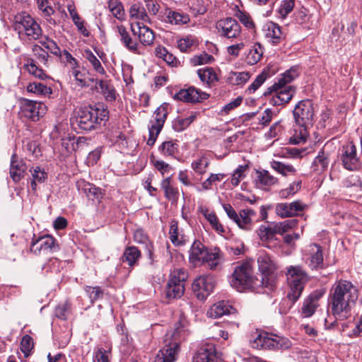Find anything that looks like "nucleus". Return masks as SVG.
Here are the masks:
<instances>
[{"mask_svg": "<svg viewBox=\"0 0 362 362\" xmlns=\"http://www.w3.org/2000/svg\"><path fill=\"white\" fill-rule=\"evenodd\" d=\"M358 297V289L351 281L341 279L335 282L329 291L328 298L330 312L337 319L347 318Z\"/></svg>", "mask_w": 362, "mask_h": 362, "instance_id": "nucleus-1", "label": "nucleus"}, {"mask_svg": "<svg viewBox=\"0 0 362 362\" xmlns=\"http://www.w3.org/2000/svg\"><path fill=\"white\" fill-rule=\"evenodd\" d=\"M288 281H289L290 289L286 298L283 300L280 306L281 313H288L293 306L295 303L300 297L308 280L307 273L300 266H291L287 269Z\"/></svg>", "mask_w": 362, "mask_h": 362, "instance_id": "nucleus-2", "label": "nucleus"}, {"mask_svg": "<svg viewBox=\"0 0 362 362\" xmlns=\"http://www.w3.org/2000/svg\"><path fill=\"white\" fill-rule=\"evenodd\" d=\"M295 122L299 129H295V133L290 138V142L293 144L305 143L308 136L307 128L313 125L314 109L313 104L310 100H303L298 102L293 111Z\"/></svg>", "mask_w": 362, "mask_h": 362, "instance_id": "nucleus-3", "label": "nucleus"}, {"mask_svg": "<svg viewBox=\"0 0 362 362\" xmlns=\"http://www.w3.org/2000/svg\"><path fill=\"white\" fill-rule=\"evenodd\" d=\"M109 119V112L103 104L81 108L76 117V124L82 131H91Z\"/></svg>", "mask_w": 362, "mask_h": 362, "instance_id": "nucleus-4", "label": "nucleus"}, {"mask_svg": "<svg viewBox=\"0 0 362 362\" xmlns=\"http://www.w3.org/2000/svg\"><path fill=\"white\" fill-rule=\"evenodd\" d=\"M229 282L233 288L240 292L262 286L259 278L254 276L252 267L249 262H243L235 267Z\"/></svg>", "mask_w": 362, "mask_h": 362, "instance_id": "nucleus-5", "label": "nucleus"}, {"mask_svg": "<svg viewBox=\"0 0 362 362\" xmlns=\"http://www.w3.org/2000/svg\"><path fill=\"white\" fill-rule=\"evenodd\" d=\"M186 335V330L179 322L170 336L172 339L169 342L165 340V346L159 351L155 362H173L179 351L180 344L185 339Z\"/></svg>", "mask_w": 362, "mask_h": 362, "instance_id": "nucleus-6", "label": "nucleus"}, {"mask_svg": "<svg viewBox=\"0 0 362 362\" xmlns=\"http://www.w3.org/2000/svg\"><path fill=\"white\" fill-rule=\"evenodd\" d=\"M219 251L209 252L200 241H194L189 250V259L194 264L202 262L206 267L215 270L219 264Z\"/></svg>", "mask_w": 362, "mask_h": 362, "instance_id": "nucleus-7", "label": "nucleus"}, {"mask_svg": "<svg viewBox=\"0 0 362 362\" xmlns=\"http://www.w3.org/2000/svg\"><path fill=\"white\" fill-rule=\"evenodd\" d=\"M187 277L184 269L174 270L165 288V298L168 300L181 298L185 293V282Z\"/></svg>", "mask_w": 362, "mask_h": 362, "instance_id": "nucleus-8", "label": "nucleus"}, {"mask_svg": "<svg viewBox=\"0 0 362 362\" xmlns=\"http://www.w3.org/2000/svg\"><path fill=\"white\" fill-rule=\"evenodd\" d=\"M13 28L19 34H25L34 40L42 35V29L38 23L28 14H19L15 16Z\"/></svg>", "mask_w": 362, "mask_h": 362, "instance_id": "nucleus-9", "label": "nucleus"}, {"mask_svg": "<svg viewBox=\"0 0 362 362\" xmlns=\"http://www.w3.org/2000/svg\"><path fill=\"white\" fill-rule=\"evenodd\" d=\"M257 264L261 273V279H259V281L262 286L269 290L274 289L275 287V276L274 274L275 265L271 257L267 254L261 255L257 258Z\"/></svg>", "mask_w": 362, "mask_h": 362, "instance_id": "nucleus-10", "label": "nucleus"}, {"mask_svg": "<svg viewBox=\"0 0 362 362\" xmlns=\"http://www.w3.org/2000/svg\"><path fill=\"white\" fill-rule=\"evenodd\" d=\"M252 346L253 348L264 349H288L291 346V342L287 339L262 332L253 339Z\"/></svg>", "mask_w": 362, "mask_h": 362, "instance_id": "nucleus-11", "label": "nucleus"}, {"mask_svg": "<svg viewBox=\"0 0 362 362\" xmlns=\"http://www.w3.org/2000/svg\"><path fill=\"white\" fill-rule=\"evenodd\" d=\"M168 116L167 105H163L158 107L150 121L148 125V139L147 144L153 146L160 134Z\"/></svg>", "mask_w": 362, "mask_h": 362, "instance_id": "nucleus-12", "label": "nucleus"}, {"mask_svg": "<svg viewBox=\"0 0 362 362\" xmlns=\"http://www.w3.org/2000/svg\"><path fill=\"white\" fill-rule=\"evenodd\" d=\"M223 207L228 216L237 223L239 228L246 230H251L252 217L255 216L254 210L251 209H242L238 214L230 204H225Z\"/></svg>", "mask_w": 362, "mask_h": 362, "instance_id": "nucleus-13", "label": "nucleus"}, {"mask_svg": "<svg viewBox=\"0 0 362 362\" xmlns=\"http://www.w3.org/2000/svg\"><path fill=\"white\" fill-rule=\"evenodd\" d=\"M339 158L343 167L348 170H356L361 166V159L357 154L356 146L353 143L342 146Z\"/></svg>", "mask_w": 362, "mask_h": 362, "instance_id": "nucleus-14", "label": "nucleus"}, {"mask_svg": "<svg viewBox=\"0 0 362 362\" xmlns=\"http://www.w3.org/2000/svg\"><path fill=\"white\" fill-rule=\"evenodd\" d=\"M215 284L214 276L203 275L193 281L192 290L199 300H204L213 291Z\"/></svg>", "mask_w": 362, "mask_h": 362, "instance_id": "nucleus-15", "label": "nucleus"}, {"mask_svg": "<svg viewBox=\"0 0 362 362\" xmlns=\"http://www.w3.org/2000/svg\"><path fill=\"white\" fill-rule=\"evenodd\" d=\"M20 103L22 114L33 121H37L45 113V107L41 103L21 98Z\"/></svg>", "mask_w": 362, "mask_h": 362, "instance_id": "nucleus-16", "label": "nucleus"}, {"mask_svg": "<svg viewBox=\"0 0 362 362\" xmlns=\"http://www.w3.org/2000/svg\"><path fill=\"white\" fill-rule=\"evenodd\" d=\"M216 28L221 37L235 38L240 33V26L233 18H226L217 21Z\"/></svg>", "mask_w": 362, "mask_h": 362, "instance_id": "nucleus-17", "label": "nucleus"}, {"mask_svg": "<svg viewBox=\"0 0 362 362\" xmlns=\"http://www.w3.org/2000/svg\"><path fill=\"white\" fill-rule=\"evenodd\" d=\"M209 95L205 92L200 91L194 87H189L187 89H181L174 95V99L186 103H201L206 100Z\"/></svg>", "mask_w": 362, "mask_h": 362, "instance_id": "nucleus-18", "label": "nucleus"}, {"mask_svg": "<svg viewBox=\"0 0 362 362\" xmlns=\"http://www.w3.org/2000/svg\"><path fill=\"white\" fill-rule=\"evenodd\" d=\"M325 294L322 290H315L312 292L305 300L301 308V312L304 317L312 316L319 306V300Z\"/></svg>", "mask_w": 362, "mask_h": 362, "instance_id": "nucleus-19", "label": "nucleus"}, {"mask_svg": "<svg viewBox=\"0 0 362 362\" xmlns=\"http://www.w3.org/2000/svg\"><path fill=\"white\" fill-rule=\"evenodd\" d=\"M131 30L134 35H137L139 42L144 46H149L153 43L154 33L151 29L141 23H132Z\"/></svg>", "mask_w": 362, "mask_h": 362, "instance_id": "nucleus-20", "label": "nucleus"}, {"mask_svg": "<svg viewBox=\"0 0 362 362\" xmlns=\"http://www.w3.org/2000/svg\"><path fill=\"white\" fill-rule=\"evenodd\" d=\"M304 206L300 201L291 203H279L276 206L275 211L281 218L294 216L303 210Z\"/></svg>", "mask_w": 362, "mask_h": 362, "instance_id": "nucleus-21", "label": "nucleus"}, {"mask_svg": "<svg viewBox=\"0 0 362 362\" xmlns=\"http://www.w3.org/2000/svg\"><path fill=\"white\" fill-rule=\"evenodd\" d=\"M310 257L307 264L311 269H319L324 268V258L322 249L318 244H313L309 248Z\"/></svg>", "mask_w": 362, "mask_h": 362, "instance_id": "nucleus-22", "label": "nucleus"}, {"mask_svg": "<svg viewBox=\"0 0 362 362\" xmlns=\"http://www.w3.org/2000/svg\"><path fill=\"white\" fill-rule=\"evenodd\" d=\"M117 31L120 36V41L122 44L131 52L136 54H141V46L136 41L132 39L126 28L121 25L117 26Z\"/></svg>", "mask_w": 362, "mask_h": 362, "instance_id": "nucleus-23", "label": "nucleus"}, {"mask_svg": "<svg viewBox=\"0 0 362 362\" xmlns=\"http://www.w3.org/2000/svg\"><path fill=\"white\" fill-rule=\"evenodd\" d=\"M26 169L24 160L16 153L13 154L11 159L10 176L13 182H19L23 177Z\"/></svg>", "mask_w": 362, "mask_h": 362, "instance_id": "nucleus-24", "label": "nucleus"}, {"mask_svg": "<svg viewBox=\"0 0 362 362\" xmlns=\"http://www.w3.org/2000/svg\"><path fill=\"white\" fill-rule=\"evenodd\" d=\"M234 308L225 301H219L214 304L208 310L207 315L211 318H218L229 315Z\"/></svg>", "mask_w": 362, "mask_h": 362, "instance_id": "nucleus-25", "label": "nucleus"}, {"mask_svg": "<svg viewBox=\"0 0 362 362\" xmlns=\"http://www.w3.org/2000/svg\"><path fill=\"white\" fill-rule=\"evenodd\" d=\"M294 92V88L291 86H281L273 89L272 85L271 87L267 88V90L264 92V95L267 96V95H270L273 93L279 94L284 104H286L292 99Z\"/></svg>", "mask_w": 362, "mask_h": 362, "instance_id": "nucleus-26", "label": "nucleus"}, {"mask_svg": "<svg viewBox=\"0 0 362 362\" xmlns=\"http://www.w3.org/2000/svg\"><path fill=\"white\" fill-rule=\"evenodd\" d=\"M141 257L140 250L135 246H129L125 248L122 256V262L127 263L130 267H133L138 264Z\"/></svg>", "mask_w": 362, "mask_h": 362, "instance_id": "nucleus-27", "label": "nucleus"}, {"mask_svg": "<svg viewBox=\"0 0 362 362\" xmlns=\"http://www.w3.org/2000/svg\"><path fill=\"white\" fill-rule=\"evenodd\" d=\"M265 35L267 37L271 38L273 45L279 44L284 37L281 28L278 24L272 22L267 24Z\"/></svg>", "mask_w": 362, "mask_h": 362, "instance_id": "nucleus-28", "label": "nucleus"}, {"mask_svg": "<svg viewBox=\"0 0 362 362\" xmlns=\"http://www.w3.org/2000/svg\"><path fill=\"white\" fill-rule=\"evenodd\" d=\"M257 234L260 240L263 242L273 240L276 234H279L276 223H272L268 226L262 225L259 226Z\"/></svg>", "mask_w": 362, "mask_h": 362, "instance_id": "nucleus-29", "label": "nucleus"}, {"mask_svg": "<svg viewBox=\"0 0 362 362\" xmlns=\"http://www.w3.org/2000/svg\"><path fill=\"white\" fill-rule=\"evenodd\" d=\"M256 183L259 188L270 187L277 182V178L271 175L267 170H257Z\"/></svg>", "mask_w": 362, "mask_h": 362, "instance_id": "nucleus-30", "label": "nucleus"}, {"mask_svg": "<svg viewBox=\"0 0 362 362\" xmlns=\"http://www.w3.org/2000/svg\"><path fill=\"white\" fill-rule=\"evenodd\" d=\"M166 21L171 24L183 25L189 21V17L187 14L175 11L168 10L166 12Z\"/></svg>", "mask_w": 362, "mask_h": 362, "instance_id": "nucleus-31", "label": "nucleus"}, {"mask_svg": "<svg viewBox=\"0 0 362 362\" xmlns=\"http://www.w3.org/2000/svg\"><path fill=\"white\" fill-rule=\"evenodd\" d=\"M169 234L170 240L175 245H181L185 243V237L184 235L180 233L177 221H171Z\"/></svg>", "mask_w": 362, "mask_h": 362, "instance_id": "nucleus-32", "label": "nucleus"}, {"mask_svg": "<svg viewBox=\"0 0 362 362\" xmlns=\"http://www.w3.org/2000/svg\"><path fill=\"white\" fill-rule=\"evenodd\" d=\"M263 55V47L259 43H255L250 49L247 56L246 61L247 64L253 65L257 64Z\"/></svg>", "mask_w": 362, "mask_h": 362, "instance_id": "nucleus-33", "label": "nucleus"}, {"mask_svg": "<svg viewBox=\"0 0 362 362\" xmlns=\"http://www.w3.org/2000/svg\"><path fill=\"white\" fill-rule=\"evenodd\" d=\"M199 79L208 85L218 81V77L212 67H206L197 70Z\"/></svg>", "mask_w": 362, "mask_h": 362, "instance_id": "nucleus-34", "label": "nucleus"}, {"mask_svg": "<svg viewBox=\"0 0 362 362\" xmlns=\"http://www.w3.org/2000/svg\"><path fill=\"white\" fill-rule=\"evenodd\" d=\"M98 86L107 101L112 102L115 100L116 91L113 86L111 85L109 81L100 80Z\"/></svg>", "mask_w": 362, "mask_h": 362, "instance_id": "nucleus-35", "label": "nucleus"}, {"mask_svg": "<svg viewBox=\"0 0 362 362\" xmlns=\"http://www.w3.org/2000/svg\"><path fill=\"white\" fill-rule=\"evenodd\" d=\"M40 243V248H42L43 251L56 252L59 247L56 243V240L51 235H44L37 239Z\"/></svg>", "mask_w": 362, "mask_h": 362, "instance_id": "nucleus-36", "label": "nucleus"}, {"mask_svg": "<svg viewBox=\"0 0 362 362\" xmlns=\"http://www.w3.org/2000/svg\"><path fill=\"white\" fill-rule=\"evenodd\" d=\"M298 76V69L295 67L291 68L286 71L281 77L279 79L277 83L273 85V89L281 86H286V85L291 83Z\"/></svg>", "mask_w": 362, "mask_h": 362, "instance_id": "nucleus-37", "label": "nucleus"}, {"mask_svg": "<svg viewBox=\"0 0 362 362\" xmlns=\"http://www.w3.org/2000/svg\"><path fill=\"white\" fill-rule=\"evenodd\" d=\"M24 68L31 74L34 75L35 77L45 80L47 78H49V76L47 75L45 71L37 66L35 61L33 59H28L27 60V63L24 65Z\"/></svg>", "mask_w": 362, "mask_h": 362, "instance_id": "nucleus-38", "label": "nucleus"}, {"mask_svg": "<svg viewBox=\"0 0 362 362\" xmlns=\"http://www.w3.org/2000/svg\"><path fill=\"white\" fill-rule=\"evenodd\" d=\"M214 349H200L193 358V362H214Z\"/></svg>", "mask_w": 362, "mask_h": 362, "instance_id": "nucleus-39", "label": "nucleus"}, {"mask_svg": "<svg viewBox=\"0 0 362 362\" xmlns=\"http://www.w3.org/2000/svg\"><path fill=\"white\" fill-rule=\"evenodd\" d=\"M156 56L162 59L168 64L173 66H176L177 59L171 53H170L164 47L158 46L156 48Z\"/></svg>", "mask_w": 362, "mask_h": 362, "instance_id": "nucleus-40", "label": "nucleus"}, {"mask_svg": "<svg viewBox=\"0 0 362 362\" xmlns=\"http://www.w3.org/2000/svg\"><path fill=\"white\" fill-rule=\"evenodd\" d=\"M27 90L37 95H47L52 93V88L39 82L30 83L27 86Z\"/></svg>", "mask_w": 362, "mask_h": 362, "instance_id": "nucleus-41", "label": "nucleus"}, {"mask_svg": "<svg viewBox=\"0 0 362 362\" xmlns=\"http://www.w3.org/2000/svg\"><path fill=\"white\" fill-rule=\"evenodd\" d=\"M68 11L72 18L73 22L76 25L78 31L85 37L89 36V31L84 26L83 21H81V18L77 12L71 6H68Z\"/></svg>", "mask_w": 362, "mask_h": 362, "instance_id": "nucleus-42", "label": "nucleus"}, {"mask_svg": "<svg viewBox=\"0 0 362 362\" xmlns=\"http://www.w3.org/2000/svg\"><path fill=\"white\" fill-rule=\"evenodd\" d=\"M107 5L112 15L119 20H122L124 15L123 5L119 0H108Z\"/></svg>", "mask_w": 362, "mask_h": 362, "instance_id": "nucleus-43", "label": "nucleus"}, {"mask_svg": "<svg viewBox=\"0 0 362 362\" xmlns=\"http://www.w3.org/2000/svg\"><path fill=\"white\" fill-rule=\"evenodd\" d=\"M195 115H190L186 118L177 117L173 123V128L176 132L185 130L195 119Z\"/></svg>", "mask_w": 362, "mask_h": 362, "instance_id": "nucleus-44", "label": "nucleus"}, {"mask_svg": "<svg viewBox=\"0 0 362 362\" xmlns=\"http://www.w3.org/2000/svg\"><path fill=\"white\" fill-rule=\"evenodd\" d=\"M85 291L92 304L96 300L103 298L104 294L103 290L100 286H87L85 287Z\"/></svg>", "mask_w": 362, "mask_h": 362, "instance_id": "nucleus-45", "label": "nucleus"}, {"mask_svg": "<svg viewBox=\"0 0 362 362\" xmlns=\"http://www.w3.org/2000/svg\"><path fill=\"white\" fill-rule=\"evenodd\" d=\"M272 167L279 173L284 176H286L288 174H295L296 169L291 165H286L279 161H273L272 163Z\"/></svg>", "mask_w": 362, "mask_h": 362, "instance_id": "nucleus-46", "label": "nucleus"}, {"mask_svg": "<svg viewBox=\"0 0 362 362\" xmlns=\"http://www.w3.org/2000/svg\"><path fill=\"white\" fill-rule=\"evenodd\" d=\"M208 0H192L190 8L194 14L203 15L207 11Z\"/></svg>", "mask_w": 362, "mask_h": 362, "instance_id": "nucleus-47", "label": "nucleus"}, {"mask_svg": "<svg viewBox=\"0 0 362 362\" xmlns=\"http://www.w3.org/2000/svg\"><path fill=\"white\" fill-rule=\"evenodd\" d=\"M71 310V305L69 302L66 301L62 304H59L55 308V315L62 320H66Z\"/></svg>", "mask_w": 362, "mask_h": 362, "instance_id": "nucleus-48", "label": "nucleus"}, {"mask_svg": "<svg viewBox=\"0 0 362 362\" xmlns=\"http://www.w3.org/2000/svg\"><path fill=\"white\" fill-rule=\"evenodd\" d=\"M33 348L34 342L33 338L28 334L23 336L21 341V350L25 357L30 355Z\"/></svg>", "mask_w": 362, "mask_h": 362, "instance_id": "nucleus-49", "label": "nucleus"}, {"mask_svg": "<svg viewBox=\"0 0 362 362\" xmlns=\"http://www.w3.org/2000/svg\"><path fill=\"white\" fill-rule=\"evenodd\" d=\"M249 78L250 74L248 72H233L228 78L230 83L236 86L244 84Z\"/></svg>", "mask_w": 362, "mask_h": 362, "instance_id": "nucleus-50", "label": "nucleus"}, {"mask_svg": "<svg viewBox=\"0 0 362 362\" xmlns=\"http://www.w3.org/2000/svg\"><path fill=\"white\" fill-rule=\"evenodd\" d=\"M86 59L91 64L95 71L103 75L105 74V71L100 62L91 51L88 50L86 52Z\"/></svg>", "mask_w": 362, "mask_h": 362, "instance_id": "nucleus-51", "label": "nucleus"}, {"mask_svg": "<svg viewBox=\"0 0 362 362\" xmlns=\"http://www.w3.org/2000/svg\"><path fill=\"white\" fill-rule=\"evenodd\" d=\"M177 149V144L173 141H164L158 148V150L165 156L173 155Z\"/></svg>", "mask_w": 362, "mask_h": 362, "instance_id": "nucleus-52", "label": "nucleus"}, {"mask_svg": "<svg viewBox=\"0 0 362 362\" xmlns=\"http://www.w3.org/2000/svg\"><path fill=\"white\" fill-rule=\"evenodd\" d=\"M129 13L132 18L136 19H141L144 21H147L148 19L145 9L135 4L130 7Z\"/></svg>", "mask_w": 362, "mask_h": 362, "instance_id": "nucleus-53", "label": "nucleus"}, {"mask_svg": "<svg viewBox=\"0 0 362 362\" xmlns=\"http://www.w3.org/2000/svg\"><path fill=\"white\" fill-rule=\"evenodd\" d=\"M301 187V181L293 182L288 188L282 189L279 192V196L282 199H286L290 195L296 194Z\"/></svg>", "mask_w": 362, "mask_h": 362, "instance_id": "nucleus-54", "label": "nucleus"}, {"mask_svg": "<svg viewBox=\"0 0 362 362\" xmlns=\"http://www.w3.org/2000/svg\"><path fill=\"white\" fill-rule=\"evenodd\" d=\"M268 74L266 71H262L259 74L252 83L248 87L247 91L249 93H254L266 81Z\"/></svg>", "mask_w": 362, "mask_h": 362, "instance_id": "nucleus-55", "label": "nucleus"}, {"mask_svg": "<svg viewBox=\"0 0 362 362\" xmlns=\"http://www.w3.org/2000/svg\"><path fill=\"white\" fill-rule=\"evenodd\" d=\"M204 216L216 231L218 233H223L225 232L223 226L219 223V221L215 214H206Z\"/></svg>", "mask_w": 362, "mask_h": 362, "instance_id": "nucleus-56", "label": "nucleus"}, {"mask_svg": "<svg viewBox=\"0 0 362 362\" xmlns=\"http://www.w3.org/2000/svg\"><path fill=\"white\" fill-rule=\"evenodd\" d=\"M296 219L286 220L282 222L275 223L277 229L279 230V234H283L287 232L289 229L293 228L297 225Z\"/></svg>", "mask_w": 362, "mask_h": 362, "instance_id": "nucleus-57", "label": "nucleus"}, {"mask_svg": "<svg viewBox=\"0 0 362 362\" xmlns=\"http://www.w3.org/2000/svg\"><path fill=\"white\" fill-rule=\"evenodd\" d=\"M295 0H284L281 4V6L279 9V12L280 15L283 18H286V16L290 13L294 7Z\"/></svg>", "mask_w": 362, "mask_h": 362, "instance_id": "nucleus-58", "label": "nucleus"}, {"mask_svg": "<svg viewBox=\"0 0 362 362\" xmlns=\"http://www.w3.org/2000/svg\"><path fill=\"white\" fill-rule=\"evenodd\" d=\"M84 192L89 199H99L101 195L100 189L93 185L88 183L84 187Z\"/></svg>", "mask_w": 362, "mask_h": 362, "instance_id": "nucleus-59", "label": "nucleus"}, {"mask_svg": "<svg viewBox=\"0 0 362 362\" xmlns=\"http://www.w3.org/2000/svg\"><path fill=\"white\" fill-rule=\"evenodd\" d=\"M213 60H214V57L211 55H210L206 52H204L203 54H201L199 56H194L191 59V62L194 66H198V65L211 63V61H213Z\"/></svg>", "mask_w": 362, "mask_h": 362, "instance_id": "nucleus-60", "label": "nucleus"}, {"mask_svg": "<svg viewBox=\"0 0 362 362\" xmlns=\"http://www.w3.org/2000/svg\"><path fill=\"white\" fill-rule=\"evenodd\" d=\"M195 43V40L192 36H187L182 38L177 42V46L180 50L182 52L188 51Z\"/></svg>", "mask_w": 362, "mask_h": 362, "instance_id": "nucleus-61", "label": "nucleus"}, {"mask_svg": "<svg viewBox=\"0 0 362 362\" xmlns=\"http://www.w3.org/2000/svg\"><path fill=\"white\" fill-rule=\"evenodd\" d=\"M30 172L32 180L38 183H43L47 178V173L38 166L33 168V170H30Z\"/></svg>", "mask_w": 362, "mask_h": 362, "instance_id": "nucleus-62", "label": "nucleus"}, {"mask_svg": "<svg viewBox=\"0 0 362 362\" xmlns=\"http://www.w3.org/2000/svg\"><path fill=\"white\" fill-rule=\"evenodd\" d=\"M235 16L238 20L247 28H252L254 27V23L252 22L250 16L245 12L240 10H238Z\"/></svg>", "mask_w": 362, "mask_h": 362, "instance_id": "nucleus-63", "label": "nucleus"}, {"mask_svg": "<svg viewBox=\"0 0 362 362\" xmlns=\"http://www.w3.org/2000/svg\"><path fill=\"white\" fill-rule=\"evenodd\" d=\"M247 168V165H239L235 170L231 179V183L233 186H238L239 185L241 178L244 177V172Z\"/></svg>", "mask_w": 362, "mask_h": 362, "instance_id": "nucleus-64", "label": "nucleus"}]
</instances>
